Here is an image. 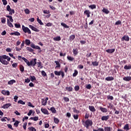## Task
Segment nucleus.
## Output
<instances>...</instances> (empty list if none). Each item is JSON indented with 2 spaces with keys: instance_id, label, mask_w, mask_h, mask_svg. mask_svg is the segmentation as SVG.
<instances>
[{
  "instance_id": "nucleus-41",
  "label": "nucleus",
  "mask_w": 131,
  "mask_h": 131,
  "mask_svg": "<svg viewBox=\"0 0 131 131\" xmlns=\"http://www.w3.org/2000/svg\"><path fill=\"white\" fill-rule=\"evenodd\" d=\"M61 72L62 71H54V74L56 75H57V76H60L61 75Z\"/></svg>"
},
{
  "instance_id": "nucleus-7",
  "label": "nucleus",
  "mask_w": 131,
  "mask_h": 131,
  "mask_svg": "<svg viewBox=\"0 0 131 131\" xmlns=\"http://www.w3.org/2000/svg\"><path fill=\"white\" fill-rule=\"evenodd\" d=\"M109 119H110V116L109 115L103 116L101 117V120H102V121H107Z\"/></svg>"
},
{
  "instance_id": "nucleus-45",
  "label": "nucleus",
  "mask_w": 131,
  "mask_h": 131,
  "mask_svg": "<svg viewBox=\"0 0 131 131\" xmlns=\"http://www.w3.org/2000/svg\"><path fill=\"white\" fill-rule=\"evenodd\" d=\"M73 112L76 114H79V111L77 110L76 107H73Z\"/></svg>"
},
{
  "instance_id": "nucleus-47",
  "label": "nucleus",
  "mask_w": 131,
  "mask_h": 131,
  "mask_svg": "<svg viewBox=\"0 0 131 131\" xmlns=\"http://www.w3.org/2000/svg\"><path fill=\"white\" fill-rule=\"evenodd\" d=\"M61 25L62 26H63L64 28H70L69 26H68L67 24H66L64 23H61Z\"/></svg>"
},
{
  "instance_id": "nucleus-9",
  "label": "nucleus",
  "mask_w": 131,
  "mask_h": 131,
  "mask_svg": "<svg viewBox=\"0 0 131 131\" xmlns=\"http://www.w3.org/2000/svg\"><path fill=\"white\" fill-rule=\"evenodd\" d=\"M99 110L101 111L103 113H106L107 112V109L105 107H103L102 106H99Z\"/></svg>"
},
{
  "instance_id": "nucleus-48",
  "label": "nucleus",
  "mask_w": 131,
  "mask_h": 131,
  "mask_svg": "<svg viewBox=\"0 0 131 131\" xmlns=\"http://www.w3.org/2000/svg\"><path fill=\"white\" fill-rule=\"evenodd\" d=\"M92 64L93 66L98 67L99 66V62L97 61L92 62Z\"/></svg>"
},
{
  "instance_id": "nucleus-44",
  "label": "nucleus",
  "mask_w": 131,
  "mask_h": 131,
  "mask_svg": "<svg viewBox=\"0 0 131 131\" xmlns=\"http://www.w3.org/2000/svg\"><path fill=\"white\" fill-rule=\"evenodd\" d=\"M24 12H25V13L28 15L30 13V11L29 10V9L28 8H26L24 10Z\"/></svg>"
},
{
  "instance_id": "nucleus-33",
  "label": "nucleus",
  "mask_w": 131,
  "mask_h": 131,
  "mask_svg": "<svg viewBox=\"0 0 131 131\" xmlns=\"http://www.w3.org/2000/svg\"><path fill=\"white\" fill-rule=\"evenodd\" d=\"M54 41H59L61 40V38L60 36H57L53 38Z\"/></svg>"
},
{
  "instance_id": "nucleus-15",
  "label": "nucleus",
  "mask_w": 131,
  "mask_h": 131,
  "mask_svg": "<svg viewBox=\"0 0 131 131\" xmlns=\"http://www.w3.org/2000/svg\"><path fill=\"white\" fill-rule=\"evenodd\" d=\"M11 106V103H6L5 104H4L3 106H2V108L4 109L8 108L9 107H10Z\"/></svg>"
},
{
  "instance_id": "nucleus-20",
  "label": "nucleus",
  "mask_w": 131,
  "mask_h": 131,
  "mask_svg": "<svg viewBox=\"0 0 131 131\" xmlns=\"http://www.w3.org/2000/svg\"><path fill=\"white\" fill-rule=\"evenodd\" d=\"M123 79L124 81H129L131 80V76H127V77H124L123 78Z\"/></svg>"
},
{
  "instance_id": "nucleus-18",
  "label": "nucleus",
  "mask_w": 131,
  "mask_h": 131,
  "mask_svg": "<svg viewBox=\"0 0 131 131\" xmlns=\"http://www.w3.org/2000/svg\"><path fill=\"white\" fill-rule=\"evenodd\" d=\"M21 59L24 61V62L26 63V64L29 67V61L26 59L25 57H22Z\"/></svg>"
},
{
  "instance_id": "nucleus-29",
  "label": "nucleus",
  "mask_w": 131,
  "mask_h": 131,
  "mask_svg": "<svg viewBox=\"0 0 131 131\" xmlns=\"http://www.w3.org/2000/svg\"><path fill=\"white\" fill-rule=\"evenodd\" d=\"M26 50L28 51H29L30 52H31V53H33V52H34V50L30 47H26Z\"/></svg>"
},
{
  "instance_id": "nucleus-57",
  "label": "nucleus",
  "mask_w": 131,
  "mask_h": 131,
  "mask_svg": "<svg viewBox=\"0 0 131 131\" xmlns=\"http://www.w3.org/2000/svg\"><path fill=\"white\" fill-rule=\"evenodd\" d=\"M74 90L75 91L77 92L80 90V87L78 85L75 86L74 88Z\"/></svg>"
},
{
  "instance_id": "nucleus-8",
  "label": "nucleus",
  "mask_w": 131,
  "mask_h": 131,
  "mask_svg": "<svg viewBox=\"0 0 131 131\" xmlns=\"http://www.w3.org/2000/svg\"><path fill=\"white\" fill-rule=\"evenodd\" d=\"M90 14H91V12L89 10H86L84 11V15H86V16H87V18H89L90 17Z\"/></svg>"
},
{
  "instance_id": "nucleus-2",
  "label": "nucleus",
  "mask_w": 131,
  "mask_h": 131,
  "mask_svg": "<svg viewBox=\"0 0 131 131\" xmlns=\"http://www.w3.org/2000/svg\"><path fill=\"white\" fill-rule=\"evenodd\" d=\"M82 123L85 127L88 128L89 126H92L93 124V122L92 121V120L90 119H87L86 121L82 120Z\"/></svg>"
},
{
  "instance_id": "nucleus-56",
  "label": "nucleus",
  "mask_w": 131,
  "mask_h": 131,
  "mask_svg": "<svg viewBox=\"0 0 131 131\" xmlns=\"http://www.w3.org/2000/svg\"><path fill=\"white\" fill-rule=\"evenodd\" d=\"M41 74L42 75L45 77H47V75L46 74V73L45 72V71H42L41 72Z\"/></svg>"
},
{
  "instance_id": "nucleus-14",
  "label": "nucleus",
  "mask_w": 131,
  "mask_h": 131,
  "mask_svg": "<svg viewBox=\"0 0 131 131\" xmlns=\"http://www.w3.org/2000/svg\"><path fill=\"white\" fill-rule=\"evenodd\" d=\"M41 112L44 114L45 115H49L48 111L46 108H42L41 109Z\"/></svg>"
},
{
  "instance_id": "nucleus-42",
  "label": "nucleus",
  "mask_w": 131,
  "mask_h": 131,
  "mask_svg": "<svg viewBox=\"0 0 131 131\" xmlns=\"http://www.w3.org/2000/svg\"><path fill=\"white\" fill-rule=\"evenodd\" d=\"M30 79H31V81H32V82H33L34 81L36 80V79L34 76H30Z\"/></svg>"
},
{
  "instance_id": "nucleus-62",
  "label": "nucleus",
  "mask_w": 131,
  "mask_h": 131,
  "mask_svg": "<svg viewBox=\"0 0 131 131\" xmlns=\"http://www.w3.org/2000/svg\"><path fill=\"white\" fill-rule=\"evenodd\" d=\"M63 100H64L66 102L70 101V98H69V97H63Z\"/></svg>"
},
{
  "instance_id": "nucleus-52",
  "label": "nucleus",
  "mask_w": 131,
  "mask_h": 131,
  "mask_svg": "<svg viewBox=\"0 0 131 131\" xmlns=\"http://www.w3.org/2000/svg\"><path fill=\"white\" fill-rule=\"evenodd\" d=\"M28 129L30 131H36V129L33 127H29Z\"/></svg>"
},
{
  "instance_id": "nucleus-40",
  "label": "nucleus",
  "mask_w": 131,
  "mask_h": 131,
  "mask_svg": "<svg viewBox=\"0 0 131 131\" xmlns=\"http://www.w3.org/2000/svg\"><path fill=\"white\" fill-rule=\"evenodd\" d=\"M102 12L105 14H108L109 13H110V12L107 10V9L106 8H103V9L102 10Z\"/></svg>"
},
{
  "instance_id": "nucleus-26",
  "label": "nucleus",
  "mask_w": 131,
  "mask_h": 131,
  "mask_svg": "<svg viewBox=\"0 0 131 131\" xmlns=\"http://www.w3.org/2000/svg\"><path fill=\"white\" fill-rule=\"evenodd\" d=\"M19 70H20V72H21V73L24 72L25 68H24V67L23 65H21V64L19 65Z\"/></svg>"
},
{
  "instance_id": "nucleus-51",
  "label": "nucleus",
  "mask_w": 131,
  "mask_h": 131,
  "mask_svg": "<svg viewBox=\"0 0 131 131\" xmlns=\"http://www.w3.org/2000/svg\"><path fill=\"white\" fill-rule=\"evenodd\" d=\"M107 99L108 100H113V99H114V98L113 97V96H111V95H107Z\"/></svg>"
},
{
  "instance_id": "nucleus-22",
  "label": "nucleus",
  "mask_w": 131,
  "mask_h": 131,
  "mask_svg": "<svg viewBox=\"0 0 131 131\" xmlns=\"http://www.w3.org/2000/svg\"><path fill=\"white\" fill-rule=\"evenodd\" d=\"M10 35H15V36H20V33H19L17 31H16L15 32H12L10 34Z\"/></svg>"
},
{
  "instance_id": "nucleus-32",
  "label": "nucleus",
  "mask_w": 131,
  "mask_h": 131,
  "mask_svg": "<svg viewBox=\"0 0 131 131\" xmlns=\"http://www.w3.org/2000/svg\"><path fill=\"white\" fill-rule=\"evenodd\" d=\"M50 111L52 112V113L53 114L57 113V111L55 110V108L54 107H51L50 108Z\"/></svg>"
},
{
  "instance_id": "nucleus-63",
  "label": "nucleus",
  "mask_w": 131,
  "mask_h": 131,
  "mask_svg": "<svg viewBox=\"0 0 131 131\" xmlns=\"http://www.w3.org/2000/svg\"><path fill=\"white\" fill-rule=\"evenodd\" d=\"M91 88H92V85L90 84L86 85V89H89V90H91Z\"/></svg>"
},
{
  "instance_id": "nucleus-19",
  "label": "nucleus",
  "mask_w": 131,
  "mask_h": 131,
  "mask_svg": "<svg viewBox=\"0 0 131 131\" xmlns=\"http://www.w3.org/2000/svg\"><path fill=\"white\" fill-rule=\"evenodd\" d=\"M7 25L9 27H10V28H13L14 27L13 25L12 24V23L10 22L9 19H7Z\"/></svg>"
},
{
  "instance_id": "nucleus-6",
  "label": "nucleus",
  "mask_w": 131,
  "mask_h": 131,
  "mask_svg": "<svg viewBox=\"0 0 131 131\" xmlns=\"http://www.w3.org/2000/svg\"><path fill=\"white\" fill-rule=\"evenodd\" d=\"M31 48L35 49V50H39V52L40 53L41 52V49L39 46H35V44L32 43L31 44Z\"/></svg>"
},
{
  "instance_id": "nucleus-28",
  "label": "nucleus",
  "mask_w": 131,
  "mask_h": 131,
  "mask_svg": "<svg viewBox=\"0 0 131 131\" xmlns=\"http://www.w3.org/2000/svg\"><path fill=\"white\" fill-rule=\"evenodd\" d=\"M73 54L75 56L78 54V50L77 48L73 49Z\"/></svg>"
},
{
  "instance_id": "nucleus-34",
  "label": "nucleus",
  "mask_w": 131,
  "mask_h": 131,
  "mask_svg": "<svg viewBox=\"0 0 131 131\" xmlns=\"http://www.w3.org/2000/svg\"><path fill=\"white\" fill-rule=\"evenodd\" d=\"M89 8L91 9L92 10L96 9V5H91L89 6Z\"/></svg>"
},
{
  "instance_id": "nucleus-49",
  "label": "nucleus",
  "mask_w": 131,
  "mask_h": 131,
  "mask_svg": "<svg viewBox=\"0 0 131 131\" xmlns=\"http://www.w3.org/2000/svg\"><path fill=\"white\" fill-rule=\"evenodd\" d=\"M18 103H19L21 105H25V102L23 101L22 100H19L17 102Z\"/></svg>"
},
{
  "instance_id": "nucleus-1",
  "label": "nucleus",
  "mask_w": 131,
  "mask_h": 131,
  "mask_svg": "<svg viewBox=\"0 0 131 131\" xmlns=\"http://www.w3.org/2000/svg\"><path fill=\"white\" fill-rule=\"evenodd\" d=\"M11 60V57L6 55H3L0 56V62L3 64L7 66L9 64V62Z\"/></svg>"
},
{
  "instance_id": "nucleus-31",
  "label": "nucleus",
  "mask_w": 131,
  "mask_h": 131,
  "mask_svg": "<svg viewBox=\"0 0 131 131\" xmlns=\"http://www.w3.org/2000/svg\"><path fill=\"white\" fill-rule=\"evenodd\" d=\"M75 38V35H71L69 39V40L70 41H72L73 40H74V39Z\"/></svg>"
},
{
  "instance_id": "nucleus-46",
  "label": "nucleus",
  "mask_w": 131,
  "mask_h": 131,
  "mask_svg": "<svg viewBox=\"0 0 131 131\" xmlns=\"http://www.w3.org/2000/svg\"><path fill=\"white\" fill-rule=\"evenodd\" d=\"M54 121L55 123H56V124H58V123H59V122H60L59 119L56 118H54Z\"/></svg>"
},
{
  "instance_id": "nucleus-53",
  "label": "nucleus",
  "mask_w": 131,
  "mask_h": 131,
  "mask_svg": "<svg viewBox=\"0 0 131 131\" xmlns=\"http://www.w3.org/2000/svg\"><path fill=\"white\" fill-rule=\"evenodd\" d=\"M1 22H2V24H5V23H6V18H5V17H2V18H1Z\"/></svg>"
},
{
  "instance_id": "nucleus-37",
  "label": "nucleus",
  "mask_w": 131,
  "mask_h": 131,
  "mask_svg": "<svg viewBox=\"0 0 131 131\" xmlns=\"http://www.w3.org/2000/svg\"><path fill=\"white\" fill-rule=\"evenodd\" d=\"M124 69H125V70H129V69H131V66L130 65H129V66L125 65L124 67Z\"/></svg>"
},
{
  "instance_id": "nucleus-38",
  "label": "nucleus",
  "mask_w": 131,
  "mask_h": 131,
  "mask_svg": "<svg viewBox=\"0 0 131 131\" xmlns=\"http://www.w3.org/2000/svg\"><path fill=\"white\" fill-rule=\"evenodd\" d=\"M6 17H7V18H9V20L11 22L13 23L14 21V19H13V17L12 16H10V15H6Z\"/></svg>"
},
{
  "instance_id": "nucleus-16",
  "label": "nucleus",
  "mask_w": 131,
  "mask_h": 131,
  "mask_svg": "<svg viewBox=\"0 0 131 131\" xmlns=\"http://www.w3.org/2000/svg\"><path fill=\"white\" fill-rule=\"evenodd\" d=\"M38 119L39 118L38 116L32 117L30 118V120H33L34 121H37Z\"/></svg>"
},
{
  "instance_id": "nucleus-17",
  "label": "nucleus",
  "mask_w": 131,
  "mask_h": 131,
  "mask_svg": "<svg viewBox=\"0 0 131 131\" xmlns=\"http://www.w3.org/2000/svg\"><path fill=\"white\" fill-rule=\"evenodd\" d=\"M122 40H125L126 41H129V37L128 36H124L122 37Z\"/></svg>"
},
{
  "instance_id": "nucleus-60",
  "label": "nucleus",
  "mask_w": 131,
  "mask_h": 131,
  "mask_svg": "<svg viewBox=\"0 0 131 131\" xmlns=\"http://www.w3.org/2000/svg\"><path fill=\"white\" fill-rule=\"evenodd\" d=\"M12 67H13L14 68H16L18 66V63H13L12 64Z\"/></svg>"
},
{
  "instance_id": "nucleus-11",
  "label": "nucleus",
  "mask_w": 131,
  "mask_h": 131,
  "mask_svg": "<svg viewBox=\"0 0 131 131\" xmlns=\"http://www.w3.org/2000/svg\"><path fill=\"white\" fill-rule=\"evenodd\" d=\"M113 130V128H112V127H111V126H104V131H112Z\"/></svg>"
},
{
  "instance_id": "nucleus-39",
  "label": "nucleus",
  "mask_w": 131,
  "mask_h": 131,
  "mask_svg": "<svg viewBox=\"0 0 131 131\" xmlns=\"http://www.w3.org/2000/svg\"><path fill=\"white\" fill-rule=\"evenodd\" d=\"M36 64L37 65H38V67H39V68H41V69H42V68H43V66H42V63H41V62H36Z\"/></svg>"
},
{
  "instance_id": "nucleus-58",
  "label": "nucleus",
  "mask_w": 131,
  "mask_h": 131,
  "mask_svg": "<svg viewBox=\"0 0 131 131\" xmlns=\"http://www.w3.org/2000/svg\"><path fill=\"white\" fill-rule=\"evenodd\" d=\"M7 126L9 128L11 129L12 130H14V128H13L12 125L11 124H8Z\"/></svg>"
},
{
  "instance_id": "nucleus-27",
  "label": "nucleus",
  "mask_w": 131,
  "mask_h": 131,
  "mask_svg": "<svg viewBox=\"0 0 131 131\" xmlns=\"http://www.w3.org/2000/svg\"><path fill=\"white\" fill-rule=\"evenodd\" d=\"M66 90L69 92H73V88L71 86L66 87Z\"/></svg>"
},
{
  "instance_id": "nucleus-35",
  "label": "nucleus",
  "mask_w": 131,
  "mask_h": 131,
  "mask_svg": "<svg viewBox=\"0 0 131 131\" xmlns=\"http://www.w3.org/2000/svg\"><path fill=\"white\" fill-rule=\"evenodd\" d=\"M25 42V45H26L27 46H30V45L31 44V41L29 39H26Z\"/></svg>"
},
{
  "instance_id": "nucleus-23",
  "label": "nucleus",
  "mask_w": 131,
  "mask_h": 131,
  "mask_svg": "<svg viewBox=\"0 0 131 131\" xmlns=\"http://www.w3.org/2000/svg\"><path fill=\"white\" fill-rule=\"evenodd\" d=\"M123 129L126 130V131L129 130L130 128L129 126V124H126L125 125H124Z\"/></svg>"
},
{
  "instance_id": "nucleus-13",
  "label": "nucleus",
  "mask_w": 131,
  "mask_h": 131,
  "mask_svg": "<svg viewBox=\"0 0 131 131\" xmlns=\"http://www.w3.org/2000/svg\"><path fill=\"white\" fill-rule=\"evenodd\" d=\"M106 52L107 53L112 54L115 52V49H108L106 50Z\"/></svg>"
},
{
  "instance_id": "nucleus-21",
  "label": "nucleus",
  "mask_w": 131,
  "mask_h": 131,
  "mask_svg": "<svg viewBox=\"0 0 131 131\" xmlns=\"http://www.w3.org/2000/svg\"><path fill=\"white\" fill-rule=\"evenodd\" d=\"M2 94H3L4 95H7V96H10V93L9 91H2Z\"/></svg>"
},
{
  "instance_id": "nucleus-3",
  "label": "nucleus",
  "mask_w": 131,
  "mask_h": 131,
  "mask_svg": "<svg viewBox=\"0 0 131 131\" xmlns=\"http://www.w3.org/2000/svg\"><path fill=\"white\" fill-rule=\"evenodd\" d=\"M6 9H7V11L9 12V15H13V14L15 13L14 9H12L9 5L7 6Z\"/></svg>"
},
{
  "instance_id": "nucleus-36",
  "label": "nucleus",
  "mask_w": 131,
  "mask_h": 131,
  "mask_svg": "<svg viewBox=\"0 0 131 131\" xmlns=\"http://www.w3.org/2000/svg\"><path fill=\"white\" fill-rule=\"evenodd\" d=\"M16 83V81L15 80H11L8 82V84L9 85H12V84H13V83Z\"/></svg>"
},
{
  "instance_id": "nucleus-55",
  "label": "nucleus",
  "mask_w": 131,
  "mask_h": 131,
  "mask_svg": "<svg viewBox=\"0 0 131 131\" xmlns=\"http://www.w3.org/2000/svg\"><path fill=\"white\" fill-rule=\"evenodd\" d=\"M37 20L38 22V23L40 25H43V23H42L41 20L39 18V17H38V18H37Z\"/></svg>"
},
{
  "instance_id": "nucleus-24",
  "label": "nucleus",
  "mask_w": 131,
  "mask_h": 131,
  "mask_svg": "<svg viewBox=\"0 0 131 131\" xmlns=\"http://www.w3.org/2000/svg\"><path fill=\"white\" fill-rule=\"evenodd\" d=\"M67 59L70 61L73 62L75 60V58L73 57L70 56H67Z\"/></svg>"
},
{
  "instance_id": "nucleus-30",
  "label": "nucleus",
  "mask_w": 131,
  "mask_h": 131,
  "mask_svg": "<svg viewBox=\"0 0 131 131\" xmlns=\"http://www.w3.org/2000/svg\"><path fill=\"white\" fill-rule=\"evenodd\" d=\"M106 81H112L114 80V78L112 76H108L105 78Z\"/></svg>"
},
{
  "instance_id": "nucleus-25",
  "label": "nucleus",
  "mask_w": 131,
  "mask_h": 131,
  "mask_svg": "<svg viewBox=\"0 0 131 131\" xmlns=\"http://www.w3.org/2000/svg\"><path fill=\"white\" fill-rule=\"evenodd\" d=\"M54 63L56 64V68H60L61 67V64L59 61H55Z\"/></svg>"
},
{
  "instance_id": "nucleus-12",
  "label": "nucleus",
  "mask_w": 131,
  "mask_h": 131,
  "mask_svg": "<svg viewBox=\"0 0 131 131\" xmlns=\"http://www.w3.org/2000/svg\"><path fill=\"white\" fill-rule=\"evenodd\" d=\"M89 108L90 110V111L93 112V113H95L96 111L95 107L93 105H89Z\"/></svg>"
},
{
  "instance_id": "nucleus-64",
  "label": "nucleus",
  "mask_w": 131,
  "mask_h": 131,
  "mask_svg": "<svg viewBox=\"0 0 131 131\" xmlns=\"http://www.w3.org/2000/svg\"><path fill=\"white\" fill-rule=\"evenodd\" d=\"M14 26L16 28H19L21 27V26L19 24H14Z\"/></svg>"
},
{
  "instance_id": "nucleus-61",
  "label": "nucleus",
  "mask_w": 131,
  "mask_h": 131,
  "mask_svg": "<svg viewBox=\"0 0 131 131\" xmlns=\"http://www.w3.org/2000/svg\"><path fill=\"white\" fill-rule=\"evenodd\" d=\"M27 122H25L24 124H23V128L25 130L27 128Z\"/></svg>"
},
{
  "instance_id": "nucleus-5",
  "label": "nucleus",
  "mask_w": 131,
  "mask_h": 131,
  "mask_svg": "<svg viewBox=\"0 0 131 131\" xmlns=\"http://www.w3.org/2000/svg\"><path fill=\"white\" fill-rule=\"evenodd\" d=\"M36 61H37V59L36 58H34V59H32V60H31V61L29 62V67H35V65L36 64Z\"/></svg>"
},
{
  "instance_id": "nucleus-4",
  "label": "nucleus",
  "mask_w": 131,
  "mask_h": 131,
  "mask_svg": "<svg viewBox=\"0 0 131 131\" xmlns=\"http://www.w3.org/2000/svg\"><path fill=\"white\" fill-rule=\"evenodd\" d=\"M22 30L25 33H27L29 34H31L30 30L28 27H26L24 25H22Z\"/></svg>"
},
{
  "instance_id": "nucleus-59",
  "label": "nucleus",
  "mask_w": 131,
  "mask_h": 131,
  "mask_svg": "<svg viewBox=\"0 0 131 131\" xmlns=\"http://www.w3.org/2000/svg\"><path fill=\"white\" fill-rule=\"evenodd\" d=\"M93 131H104V129L103 128H99L98 129H93Z\"/></svg>"
},
{
  "instance_id": "nucleus-10",
  "label": "nucleus",
  "mask_w": 131,
  "mask_h": 131,
  "mask_svg": "<svg viewBox=\"0 0 131 131\" xmlns=\"http://www.w3.org/2000/svg\"><path fill=\"white\" fill-rule=\"evenodd\" d=\"M29 27L32 29V30L34 31L35 32H39V30L37 29L36 28L34 27V26L32 25H29Z\"/></svg>"
},
{
  "instance_id": "nucleus-43",
  "label": "nucleus",
  "mask_w": 131,
  "mask_h": 131,
  "mask_svg": "<svg viewBox=\"0 0 131 131\" xmlns=\"http://www.w3.org/2000/svg\"><path fill=\"white\" fill-rule=\"evenodd\" d=\"M20 123V122L19 121H15V122L14 123L13 125L15 126L16 127L18 126V124Z\"/></svg>"
},
{
  "instance_id": "nucleus-50",
  "label": "nucleus",
  "mask_w": 131,
  "mask_h": 131,
  "mask_svg": "<svg viewBox=\"0 0 131 131\" xmlns=\"http://www.w3.org/2000/svg\"><path fill=\"white\" fill-rule=\"evenodd\" d=\"M78 74V72L77 70H75L74 71V73L73 74V77H76Z\"/></svg>"
},
{
  "instance_id": "nucleus-54",
  "label": "nucleus",
  "mask_w": 131,
  "mask_h": 131,
  "mask_svg": "<svg viewBox=\"0 0 131 131\" xmlns=\"http://www.w3.org/2000/svg\"><path fill=\"white\" fill-rule=\"evenodd\" d=\"M42 105L43 106H46L47 104V101L44 100V99H42Z\"/></svg>"
}]
</instances>
